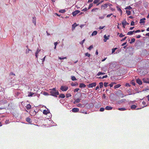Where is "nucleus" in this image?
<instances>
[{"mask_svg":"<svg viewBox=\"0 0 149 149\" xmlns=\"http://www.w3.org/2000/svg\"><path fill=\"white\" fill-rule=\"evenodd\" d=\"M50 95L56 97H57V96L59 95V92L58 91L56 90V88H54L52 89H50Z\"/></svg>","mask_w":149,"mask_h":149,"instance_id":"f257e3e1","label":"nucleus"},{"mask_svg":"<svg viewBox=\"0 0 149 149\" xmlns=\"http://www.w3.org/2000/svg\"><path fill=\"white\" fill-rule=\"evenodd\" d=\"M68 86H61L60 88V89L62 91H66L68 90Z\"/></svg>","mask_w":149,"mask_h":149,"instance_id":"f03ea898","label":"nucleus"},{"mask_svg":"<svg viewBox=\"0 0 149 149\" xmlns=\"http://www.w3.org/2000/svg\"><path fill=\"white\" fill-rule=\"evenodd\" d=\"M96 85L97 83L96 82H94L89 84L88 85H87V86L88 88H91L95 86Z\"/></svg>","mask_w":149,"mask_h":149,"instance_id":"7ed1b4c3","label":"nucleus"},{"mask_svg":"<svg viewBox=\"0 0 149 149\" xmlns=\"http://www.w3.org/2000/svg\"><path fill=\"white\" fill-rule=\"evenodd\" d=\"M122 24L123 25V27L125 28V26L126 25L129 24L128 23L125 19L122 22Z\"/></svg>","mask_w":149,"mask_h":149,"instance_id":"20e7f679","label":"nucleus"},{"mask_svg":"<svg viewBox=\"0 0 149 149\" xmlns=\"http://www.w3.org/2000/svg\"><path fill=\"white\" fill-rule=\"evenodd\" d=\"M80 11L79 10H76L74 12H72V15L73 16H75L77 14H78L80 12Z\"/></svg>","mask_w":149,"mask_h":149,"instance_id":"39448f33","label":"nucleus"},{"mask_svg":"<svg viewBox=\"0 0 149 149\" xmlns=\"http://www.w3.org/2000/svg\"><path fill=\"white\" fill-rule=\"evenodd\" d=\"M143 82L146 83H149V79L148 78H143Z\"/></svg>","mask_w":149,"mask_h":149,"instance_id":"423d86ee","label":"nucleus"},{"mask_svg":"<svg viewBox=\"0 0 149 149\" xmlns=\"http://www.w3.org/2000/svg\"><path fill=\"white\" fill-rule=\"evenodd\" d=\"M108 5L107 3H105L104 5H102L101 6V9L104 10L107 7Z\"/></svg>","mask_w":149,"mask_h":149,"instance_id":"0eeeda50","label":"nucleus"},{"mask_svg":"<svg viewBox=\"0 0 149 149\" xmlns=\"http://www.w3.org/2000/svg\"><path fill=\"white\" fill-rule=\"evenodd\" d=\"M79 111V109L77 108H74L72 109V111L73 112H78Z\"/></svg>","mask_w":149,"mask_h":149,"instance_id":"6e6552de","label":"nucleus"},{"mask_svg":"<svg viewBox=\"0 0 149 149\" xmlns=\"http://www.w3.org/2000/svg\"><path fill=\"white\" fill-rule=\"evenodd\" d=\"M110 36L108 35V36L107 37L106 35H105L104 36V42H106L107 40H108L109 39V37Z\"/></svg>","mask_w":149,"mask_h":149,"instance_id":"1a4fd4ad","label":"nucleus"},{"mask_svg":"<svg viewBox=\"0 0 149 149\" xmlns=\"http://www.w3.org/2000/svg\"><path fill=\"white\" fill-rule=\"evenodd\" d=\"M26 121L28 123L31 124L32 121L31 118L29 117L27 118L26 119Z\"/></svg>","mask_w":149,"mask_h":149,"instance_id":"9d476101","label":"nucleus"},{"mask_svg":"<svg viewBox=\"0 0 149 149\" xmlns=\"http://www.w3.org/2000/svg\"><path fill=\"white\" fill-rule=\"evenodd\" d=\"M86 86V85H85L83 83H80L79 84V87L80 88H85Z\"/></svg>","mask_w":149,"mask_h":149,"instance_id":"9b49d317","label":"nucleus"},{"mask_svg":"<svg viewBox=\"0 0 149 149\" xmlns=\"http://www.w3.org/2000/svg\"><path fill=\"white\" fill-rule=\"evenodd\" d=\"M81 101V99L79 98H78L75 100V101L74 102V104H76L79 103Z\"/></svg>","mask_w":149,"mask_h":149,"instance_id":"f8f14e48","label":"nucleus"},{"mask_svg":"<svg viewBox=\"0 0 149 149\" xmlns=\"http://www.w3.org/2000/svg\"><path fill=\"white\" fill-rule=\"evenodd\" d=\"M136 83L139 84V85H141L142 84V82L141 80L139 79H138L136 80Z\"/></svg>","mask_w":149,"mask_h":149,"instance_id":"ddd939ff","label":"nucleus"},{"mask_svg":"<svg viewBox=\"0 0 149 149\" xmlns=\"http://www.w3.org/2000/svg\"><path fill=\"white\" fill-rule=\"evenodd\" d=\"M77 26V24L76 23H74V24H73L72 25V31L75 28V27L76 26Z\"/></svg>","mask_w":149,"mask_h":149,"instance_id":"4468645a","label":"nucleus"},{"mask_svg":"<svg viewBox=\"0 0 149 149\" xmlns=\"http://www.w3.org/2000/svg\"><path fill=\"white\" fill-rule=\"evenodd\" d=\"M112 107L109 106H107L105 108V109L106 110H109L112 109Z\"/></svg>","mask_w":149,"mask_h":149,"instance_id":"2eb2a0df","label":"nucleus"},{"mask_svg":"<svg viewBox=\"0 0 149 149\" xmlns=\"http://www.w3.org/2000/svg\"><path fill=\"white\" fill-rule=\"evenodd\" d=\"M26 107L27 110L30 109L31 108V105L30 104H28L26 105Z\"/></svg>","mask_w":149,"mask_h":149,"instance_id":"dca6fc26","label":"nucleus"},{"mask_svg":"<svg viewBox=\"0 0 149 149\" xmlns=\"http://www.w3.org/2000/svg\"><path fill=\"white\" fill-rule=\"evenodd\" d=\"M49 112V111L48 110H45L43 111V113L45 115H47Z\"/></svg>","mask_w":149,"mask_h":149,"instance_id":"f3484780","label":"nucleus"},{"mask_svg":"<svg viewBox=\"0 0 149 149\" xmlns=\"http://www.w3.org/2000/svg\"><path fill=\"white\" fill-rule=\"evenodd\" d=\"M65 96L64 94H60L59 96V98H64L65 97Z\"/></svg>","mask_w":149,"mask_h":149,"instance_id":"a211bd4d","label":"nucleus"},{"mask_svg":"<svg viewBox=\"0 0 149 149\" xmlns=\"http://www.w3.org/2000/svg\"><path fill=\"white\" fill-rule=\"evenodd\" d=\"M105 74V73L104 72H99L97 74V75L100 76V75H103Z\"/></svg>","mask_w":149,"mask_h":149,"instance_id":"6ab92c4d","label":"nucleus"},{"mask_svg":"<svg viewBox=\"0 0 149 149\" xmlns=\"http://www.w3.org/2000/svg\"><path fill=\"white\" fill-rule=\"evenodd\" d=\"M33 23L36 25V17H33Z\"/></svg>","mask_w":149,"mask_h":149,"instance_id":"aec40b11","label":"nucleus"},{"mask_svg":"<svg viewBox=\"0 0 149 149\" xmlns=\"http://www.w3.org/2000/svg\"><path fill=\"white\" fill-rule=\"evenodd\" d=\"M107 75H105L104 76H103L102 77H97V78L99 79H103L104 78H106L107 77Z\"/></svg>","mask_w":149,"mask_h":149,"instance_id":"412c9836","label":"nucleus"},{"mask_svg":"<svg viewBox=\"0 0 149 149\" xmlns=\"http://www.w3.org/2000/svg\"><path fill=\"white\" fill-rule=\"evenodd\" d=\"M121 85L120 84H118L114 86V88L115 89H116L119 88L121 86Z\"/></svg>","mask_w":149,"mask_h":149,"instance_id":"4be33fe9","label":"nucleus"},{"mask_svg":"<svg viewBox=\"0 0 149 149\" xmlns=\"http://www.w3.org/2000/svg\"><path fill=\"white\" fill-rule=\"evenodd\" d=\"M97 32L96 31H95L92 33L91 34V35L92 36H95L97 34Z\"/></svg>","mask_w":149,"mask_h":149,"instance_id":"5701e85b","label":"nucleus"},{"mask_svg":"<svg viewBox=\"0 0 149 149\" xmlns=\"http://www.w3.org/2000/svg\"><path fill=\"white\" fill-rule=\"evenodd\" d=\"M136 107V105H132L131 106V109H135Z\"/></svg>","mask_w":149,"mask_h":149,"instance_id":"b1692460","label":"nucleus"},{"mask_svg":"<svg viewBox=\"0 0 149 149\" xmlns=\"http://www.w3.org/2000/svg\"><path fill=\"white\" fill-rule=\"evenodd\" d=\"M135 40L134 38H132L131 39V41L130 42V44H132V43L134 42Z\"/></svg>","mask_w":149,"mask_h":149,"instance_id":"393cba45","label":"nucleus"},{"mask_svg":"<svg viewBox=\"0 0 149 149\" xmlns=\"http://www.w3.org/2000/svg\"><path fill=\"white\" fill-rule=\"evenodd\" d=\"M118 109L120 111H125V110H126V109L125 108H119Z\"/></svg>","mask_w":149,"mask_h":149,"instance_id":"a878e982","label":"nucleus"},{"mask_svg":"<svg viewBox=\"0 0 149 149\" xmlns=\"http://www.w3.org/2000/svg\"><path fill=\"white\" fill-rule=\"evenodd\" d=\"M146 19L145 18H143L142 19H140V23H143V22H145L144 21Z\"/></svg>","mask_w":149,"mask_h":149,"instance_id":"bb28decb","label":"nucleus"},{"mask_svg":"<svg viewBox=\"0 0 149 149\" xmlns=\"http://www.w3.org/2000/svg\"><path fill=\"white\" fill-rule=\"evenodd\" d=\"M71 79L72 81H74L77 80L76 77L74 76H71Z\"/></svg>","mask_w":149,"mask_h":149,"instance_id":"cd10ccee","label":"nucleus"},{"mask_svg":"<svg viewBox=\"0 0 149 149\" xmlns=\"http://www.w3.org/2000/svg\"><path fill=\"white\" fill-rule=\"evenodd\" d=\"M34 93L32 92H30L29 93V94H28V97L32 96L33 95H34Z\"/></svg>","mask_w":149,"mask_h":149,"instance_id":"c85d7f7f","label":"nucleus"},{"mask_svg":"<svg viewBox=\"0 0 149 149\" xmlns=\"http://www.w3.org/2000/svg\"><path fill=\"white\" fill-rule=\"evenodd\" d=\"M99 84L100 85V88H101L102 87H103V84L102 82H100L99 83Z\"/></svg>","mask_w":149,"mask_h":149,"instance_id":"c756f323","label":"nucleus"},{"mask_svg":"<svg viewBox=\"0 0 149 149\" xmlns=\"http://www.w3.org/2000/svg\"><path fill=\"white\" fill-rule=\"evenodd\" d=\"M66 96L67 98H68L69 97L71 96L72 95L70 93H68L66 94Z\"/></svg>","mask_w":149,"mask_h":149,"instance_id":"7c9ffc66","label":"nucleus"},{"mask_svg":"<svg viewBox=\"0 0 149 149\" xmlns=\"http://www.w3.org/2000/svg\"><path fill=\"white\" fill-rule=\"evenodd\" d=\"M65 11H66L65 9L61 10H59V12L62 13H64Z\"/></svg>","mask_w":149,"mask_h":149,"instance_id":"2f4dec72","label":"nucleus"},{"mask_svg":"<svg viewBox=\"0 0 149 149\" xmlns=\"http://www.w3.org/2000/svg\"><path fill=\"white\" fill-rule=\"evenodd\" d=\"M126 13L128 15H130L131 14V12L129 10H126Z\"/></svg>","mask_w":149,"mask_h":149,"instance_id":"473e14b6","label":"nucleus"},{"mask_svg":"<svg viewBox=\"0 0 149 149\" xmlns=\"http://www.w3.org/2000/svg\"><path fill=\"white\" fill-rule=\"evenodd\" d=\"M133 33L132 32V31H129L127 33V35H131L133 34Z\"/></svg>","mask_w":149,"mask_h":149,"instance_id":"72a5a7b5","label":"nucleus"},{"mask_svg":"<svg viewBox=\"0 0 149 149\" xmlns=\"http://www.w3.org/2000/svg\"><path fill=\"white\" fill-rule=\"evenodd\" d=\"M132 9V8L130 6H127L125 8V9H128L129 10H130L131 9Z\"/></svg>","mask_w":149,"mask_h":149,"instance_id":"f704fd0d","label":"nucleus"},{"mask_svg":"<svg viewBox=\"0 0 149 149\" xmlns=\"http://www.w3.org/2000/svg\"><path fill=\"white\" fill-rule=\"evenodd\" d=\"M93 6V4L92 3L90 4L88 7V9H90Z\"/></svg>","mask_w":149,"mask_h":149,"instance_id":"c9c22d12","label":"nucleus"},{"mask_svg":"<svg viewBox=\"0 0 149 149\" xmlns=\"http://www.w3.org/2000/svg\"><path fill=\"white\" fill-rule=\"evenodd\" d=\"M100 0H94L93 1V3L94 4L97 3L100 1Z\"/></svg>","mask_w":149,"mask_h":149,"instance_id":"e433bc0d","label":"nucleus"},{"mask_svg":"<svg viewBox=\"0 0 149 149\" xmlns=\"http://www.w3.org/2000/svg\"><path fill=\"white\" fill-rule=\"evenodd\" d=\"M85 55L86 56H88V57H90L91 56L90 54H88V53H85Z\"/></svg>","mask_w":149,"mask_h":149,"instance_id":"4c0bfd02","label":"nucleus"},{"mask_svg":"<svg viewBox=\"0 0 149 149\" xmlns=\"http://www.w3.org/2000/svg\"><path fill=\"white\" fill-rule=\"evenodd\" d=\"M77 107H82L83 105L79 103L77 104Z\"/></svg>","mask_w":149,"mask_h":149,"instance_id":"58836bf2","label":"nucleus"},{"mask_svg":"<svg viewBox=\"0 0 149 149\" xmlns=\"http://www.w3.org/2000/svg\"><path fill=\"white\" fill-rule=\"evenodd\" d=\"M117 49V48H113L112 49V53H113L115 52V50H116Z\"/></svg>","mask_w":149,"mask_h":149,"instance_id":"ea45409f","label":"nucleus"},{"mask_svg":"<svg viewBox=\"0 0 149 149\" xmlns=\"http://www.w3.org/2000/svg\"><path fill=\"white\" fill-rule=\"evenodd\" d=\"M29 51H31V50L29 49H27L26 50V54H27V53H29Z\"/></svg>","mask_w":149,"mask_h":149,"instance_id":"a19ab883","label":"nucleus"},{"mask_svg":"<svg viewBox=\"0 0 149 149\" xmlns=\"http://www.w3.org/2000/svg\"><path fill=\"white\" fill-rule=\"evenodd\" d=\"M40 50L38 49H37V51L35 53V54H38L39 52H40Z\"/></svg>","mask_w":149,"mask_h":149,"instance_id":"79ce46f5","label":"nucleus"},{"mask_svg":"<svg viewBox=\"0 0 149 149\" xmlns=\"http://www.w3.org/2000/svg\"><path fill=\"white\" fill-rule=\"evenodd\" d=\"M104 110V109L103 107H101L100 108V111H103Z\"/></svg>","mask_w":149,"mask_h":149,"instance_id":"37998d69","label":"nucleus"},{"mask_svg":"<svg viewBox=\"0 0 149 149\" xmlns=\"http://www.w3.org/2000/svg\"><path fill=\"white\" fill-rule=\"evenodd\" d=\"M98 8H93L91 10L92 12L95 11L96 10H98Z\"/></svg>","mask_w":149,"mask_h":149,"instance_id":"c03bdc74","label":"nucleus"},{"mask_svg":"<svg viewBox=\"0 0 149 149\" xmlns=\"http://www.w3.org/2000/svg\"><path fill=\"white\" fill-rule=\"evenodd\" d=\"M108 84V83L107 82H104V86L105 87H106L107 86Z\"/></svg>","mask_w":149,"mask_h":149,"instance_id":"a18cd8bd","label":"nucleus"},{"mask_svg":"<svg viewBox=\"0 0 149 149\" xmlns=\"http://www.w3.org/2000/svg\"><path fill=\"white\" fill-rule=\"evenodd\" d=\"M93 45H91L90 46V47L88 48V49L89 50H91V49H92L93 48Z\"/></svg>","mask_w":149,"mask_h":149,"instance_id":"49530a36","label":"nucleus"},{"mask_svg":"<svg viewBox=\"0 0 149 149\" xmlns=\"http://www.w3.org/2000/svg\"><path fill=\"white\" fill-rule=\"evenodd\" d=\"M58 58L60 60L63 59H66L67 57H65L64 58H61V57H58Z\"/></svg>","mask_w":149,"mask_h":149,"instance_id":"de8ad7c7","label":"nucleus"},{"mask_svg":"<svg viewBox=\"0 0 149 149\" xmlns=\"http://www.w3.org/2000/svg\"><path fill=\"white\" fill-rule=\"evenodd\" d=\"M5 123L6 124H8L9 123V120H6L5 122Z\"/></svg>","mask_w":149,"mask_h":149,"instance_id":"09e8293b","label":"nucleus"},{"mask_svg":"<svg viewBox=\"0 0 149 149\" xmlns=\"http://www.w3.org/2000/svg\"><path fill=\"white\" fill-rule=\"evenodd\" d=\"M131 26L134 25V21H132L131 23Z\"/></svg>","mask_w":149,"mask_h":149,"instance_id":"8fccbe9b","label":"nucleus"},{"mask_svg":"<svg viewBox=\"0 0 149 149\" xmlns=\"http://www.w3.org/2000/svg\"><path fill=\"white\" fill-rule=\"evenodd\" d=\"M79 90V88H76L74 89V92H77Z\"/></svg>","mask_w":149,"mask_h":149,"instance_id":"3c124183","label":"nucleus"},{"mask_svg":"<svg viewBox=\"0 0 149 149\" xmlns=\"http://www.w3.org/2000/svg\"><path fill=\"white\" fill-rule=\"evenodd\" d=\"M142 104L144 106V107H146L147 106V105H146V102L144 101L142 102Z\"/></svg>","mask_w":149,"mask_h":149,"instance_id":"603ef678","label":"nucleus"},{"mask_svg":"<svg viewBox=\"0 0 149 149\" xmlns=\"http://www.w3.org/2000/svg\"><path fill=\"white\" fill-rule=\"evenodd\" d=\"M125 36V35H123L122 33H121L119 35V37H124Z\"/></svg>","mask_w":149,"mask_h":149,"instance_id":"864d4df0","label":"nucleus"},{"mask_svg":"<svg viewBox=\"0 0 149 149\" xmlns=\"http://www.w3.org/2000/svg\"><path fill=\"white\" fill-rule=\"evenodd\" d=\"M127 37H125L124 38H123V39H122L121 40V41H123L124 40H125V39H126L127 38Z\"/></svg>","mask_w":149,"mask_h":149,"instance_id":"5fc2aeb1","label":"nucleus"},{"mask_svg":"<svg viewBox=\"0 0 149 149\" xmlns=\"http://www.w3.org/2000/svg\"><path fill=\"white\" fill-rule=\"evenodd\" d=\"M87 10V9L86 8H85L83 9L82 10V11H86Z\"/></svg>","mask_w":149,"mask_h":149,"instance_id":"6e6d98bb","label":"nucleus"},{"mask_svg":"<svg viewBox=\"0 0 149 149\" xmlns=\"http://www.w3.org/2000/svg\"><path fill=\"white\" fill-rule=\"evenodd\" d=\"M104 27H105L104 26H100L99 27V29H103Z\"/></svg>","mask_w":149,"mask_h":149,"instance_id":"4d7b16f0","label":"nucleus"},{"mask_svg":"<svg viewBox=\"0 0 149 149\" xmlns=\"http://www.w3.org/2000/svg\"><path fill=\"white\" fill-rule=\"evenodd\" d=\"M85 40V39L83 40L80 43L81 44L83 45V43L84 42Z\"/></svg>","mask_w":149,"mask_h":149,"instance_id":"13d9d810","label":"nucleus"},{"mask_svg":"<svg viewBox=\"0 0 149 149\" xmlns=\"http://www.w3.org/2000/svg\"><path fill=\"white\" fill-rule=\"evenodd\" d=\"M130 86L131 85L128 83H127L125 84V86Z\"/></svg>","mask_w":149,"mask_h":149,"instance_id":"bf43d9fd","label":"nucleus"},{"mask_svg":"<svg viewBox=\"0 0 149 149\" xmlns=\"http://www.w3.org/2000/svg\"><path fill=\"white\" fill-rule=\"evenodd\" d=\"M112 15V14H110L108 15L107 16V17H110Z\"/></svg>","mask_w":149,"mask_h":149,"instance_id":"052dcab7","label":"nucleus"},{"mask_svg":"<svg viewBox=\"0 0 149 149\" xmlns=\"http://www.w3.org/2000/svg\"><path fill=\"white\" fill-rule=\"evenodd\" d=\"M104 17L103 16L100 17H99V19H104Z\"/></svg>","mask_w":149,"mask_h":149,"instance_id":"680f3d73","label":"nucleus"},{"mask_svg":"<svg viewBox=\"0 0 149 149\" xmlns=\"http://www.w3.org/2000/svg\"><path fill=\"white\" fill-rule=\"evenodd\" d=\"M141 37V36L140 35H138L136 36V38H140Z\"/></svg>","mask_w":149,"mask_h":149,"instance_id":"e2e57ef3","label":"nucleus"},{"mask_svg":"<svg viewBox=\"0 0 149 149\" xmlns=\"http://www.w3.org/2000/svg\"><path fill=\"white\" fill-rule=\"evenodd\" d=\"M126 43H127V42H124L122 44V46H123L125 45L126 44Z\"/></svg>","mask_w":149,"mask_h":149,"instance_id":"0e129e2a","label":"nucleus"},{"mask_svg":"<svg viewBox=\"0 0 149 149\" xmlns=\"http://www.w3.org/2000/svg\"><path fill=\"white\" fill-rule=\"evenodd\" d=\"M140 32V31L139 30H138L136 31V33L139 32Z\"/></svg>","mask_w":149,"mask_h":149,"instance_id":"69168bd1","label":"nucleus"},{"mask_svg":"<svg viewBox=\"0 0 149 149\" xmlns=\"http://www.w3.org/2000/svg\"><path fill=\"white\" fill-rule=\"evenodd\" d=\"M58 42H55L54 43V46H56L58 44Z\"/></svg>","mask_w":149,"mask_h":149,"instance_id":"338daca9","label":"nucleus"},{"mask_svg":"<svg viewBox=\"0 0 149 149\" xmlns=\"http://www.w3.org/2000/svg\"><path fill=\"white\" fill-rule=\"evenodd\" d=\"M109 86H110V87H113V85L111 84H111H109Z\"/></svg>","mask_w":149,"mask_h":149,"instance_id":"774afa93","label":"nucleus"}]
</instances>
